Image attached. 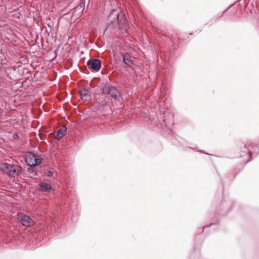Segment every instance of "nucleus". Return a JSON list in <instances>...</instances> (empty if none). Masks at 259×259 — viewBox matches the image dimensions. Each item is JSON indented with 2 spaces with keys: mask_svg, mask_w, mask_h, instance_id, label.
Wrapping results in <instances>:
<instances>
[{
  "mask_svg": "<svg viewBox=\"0 0 259 259\" xmlns=\"http://www.w3.org/2000/svg\"><path fill=\"white\" fill-rule=\"evenodd\" d=\"M247 152H248L250 155L251 154V151L250 150H249L248 151H247Z\"/></svg>",
  "mask_w": 259,
  "mask_h": 259,
  "instance_id": "17",
  "label": "nucleus"
},
{
  "mask_svg": "<svg viewBox=\"0 0 259 259\" xmlns=\"http://www.w3.org/2000/svg\"><path fill=\"white\" fill-rule=\"evenodd\" d=\"M123 60L124 63L129 66H131L133 64L131 57L128 54L124 55L123 57Z\"/></svg>",
  "mask_w": 259,
  "mask_h": 259,
  "instance_id": "9",
  "label": "nucleus"
},
{
  "mask_svg": "<svg viewBox=\"0 0 259 259\" xmlns=\"http://www.w3.org/2000/svg\"><path fill=\"white\" fill-rule=\"evenodd\" d=\"M87 64L89 67L95 71H98L101 68V62L97 59H90Z\"/></svg>",
  "mask_w": 259,
  "mask_h": 259,
  "instance_id": "5",
  "label": "nucleus"
},
{
  "mask_svg": "<svg viewBox=\"0 0 259 259\" xmlns=\"http://www.w3.org/2000/svg\"><path fill=\"white\" fill-rule=\"evenodd\" d=\"M40 190L42 192H49L52 189L51 185L46 182H41L39 184Z\"/></svg>",
  "mask_w": 259,
  "mask_h": 259,
  "instance_id": "8",
  "label": "nucleus"
},
{
  "mask_svg": "<svg viewBox=\"0 0 259 259\" xmlns=\"http://www.w3.org/2000/svg\"><path fill=\"white\" fill-rule=\"evenodd\" d=\"M9 196H12V195H9Z\"/></svg>",
  "mask_w": 259,
  "mask_h": 259,
  "instance_id": "18",
  "label": "nucleus"
},
{
  "mask_svg": "<svg viewBox=\"0 0 259 259\" xmlns=\"http://www.w3.org/2000/svg\"><path fill=\"white\" fill-rule=\"evenodd\" d=\"M218 223H219L218 221L217 220V221L215 223H212L210 224L209 225H208L207 226V227H210V226H211L212 225H215V224H218Z\"/></svg>",
  "mask_w": 259,
  "mask_h": 259,
  "instance_id": "16",
  "label": "nucleus"
},
{
  "mask_svg": "<svg viewBox=\"0 0 259 259\" xmlns=\"http://www.w3.org/2000/svg\"><path fill=\"white\" fill-rule=\"evenodd\" d=\"M67 131V128L65 126H63L58 131V132L62 134L63 136L66 133Z\"/></svg>",
  "mask_w": 259,
  "mask_h": 259,
  "instance_id": "12",
  "label": "nucleus"
},
{
  "mask_svg": "<svg viewBox=\"0 0 259 259\" xmlns=\"http://www.w3.org/2000/svg\"><path fill=\"white\" fill-rule=\"evenodd\" d=\"M109 18L110 23L107 26L106 32H113L116 29L117 25H118V29L121 33L126 32L127 28L126 19L122 13L119 12L116 10H112L109 15Z\"/></svg>",
  "mask_w": 259,
  "mask_h": 259,
  "instance_id": "1",
  "label": "nucleus"
},
{
  "mask_svg": "<svg viewBox=\"0 0 259 259\" xmlns=\"http://www.w3.org/2000/svg\"><path fill=\"white\" fill-rule=\"evenodd\" d=\"M42 161L41 157L37 155H35L32 152H28L25 156V161L27 165L30 166H34L39 165Z\"/></svg>",
  "mask_w": 259,
  "mask_h": 259,
  "instance_id": "4",
  "label": "nucleus"
},
{
  "mask_svg": "<svg viewBox=\"0 0 259 259\" xmlns=\"http://www.w3.org/2000/svg\"><path fill=\"white\" fill-rule=\"evenodd\" d=\"M79 95L83 101H87L91 99L89 88H83L80 90Z\"/></svg>",
  "mask_w": 259,
  "mask_h": 259,
  "instance_id": "7",
  "label": "nucleus"
},
{
  "mask_svg": "<svg viewBox=\"0 0 259 259\" xmlns=\"http://www.w3.org/2000/svg\"><path fill=\"white\" fill-rule=\"evenodd\" d=\"M200 255V250L199 249H194V252H192L190 255V257L194 258L195 257H198Z\"/></svg>",
  "mask_w": 259,
  "mask_h": 259,
  "instance_id": "11",
  "label": "nucleus"
},
{
  "mask_svg": "<svg viewBox=\"0 0 259 259\" xmlns=\"http://www.w3.org/2000/svg\"><path fill=\"white\" fill-rule=\"evenodd\" d=\"M19 219L22 225L25 227H30L33 225V221L32 219L26 214H21L19 217Z\"/></svg>",
  "mask_w": 259,
  "mask_h": 259,
  "instance_id": "6",
  "label": "nucleus"
},
{
  "mask_svg": "<svg viewBox=\"0 0 259 259\" xmlns=\"http://www.w3.org/2000/svg\"><path fill=\"white\" fill-rule=\"evenodd\" d=\"M103 94H102L98 100L97 103L101 106H105L109 102V99L107 97H104L105 95H110L111 97L116 99L118 94V91L112 86H105L102 89Z\"/></svg>",
  "mask_w": 259,
  "mask_h": 259,
  "instance_id": "2",
  "label": "nucleus"
},
{
  "mask_svg": "<svg viewBox=\"0 0 259 259\" xmlns=\"http://www.w3.org/2000/svg\"><path fill=\"white\" fill-rule=\"evenodd\" d=\"M63 137V135L58 132H57V136L56 137V139H57L58 140H60L62 137Z\"/></svg>",
  "mask_w": 259,
  "mask_h": 259,
  "instance_id": "14",
  "label": "nucleus"
},
{
  "mask_svg": "<svg viewBox=\"0 0 259 259\" xmlns=\"http://www.w3.org/2000/svg\"><path fill=\"white\" fill-rule=\"evenodd\" d=\"M60 196H61L60 198L62 201V203H63V201H66V196H67V195H60ZM62 203L61 204V205H62Z\"/></svg>",
  "mask_w": 259,
  "mask_h": 259,
  "instance_id": "15",
  "label": "nucleus"
},
{
  "mask_svg": "<svg viewBox=\"0 0 259 259\" xmlns=\"http://www.w3.org/2000/svg\"><path fill=\"white\" fill-rule=\"evenodd\" d=\"M45 174L49 177H52L53 176V173L50 170H46L45 171Z\"/></svg>",
  "mask_w": 259,
  "mask_h": 259,
  "instance_id": "13",
  "label": "nucleus"
},
{
  "mask_svg": "<svg viewBox=\"0 0 259 259\" xmlns=\"http://www.w3.org/2000/svg\"><path fill=\"white\" fill-rule=\"evenodd\" d=\"M233 206V205H232L228 209H227L225 213H221L220 210L218 209L215 212V217L216 218V219H217L219 216L224 217L226 215L228 212L232 209Z\"/></svg>",
  "mask_w": 259,
  "mask_h": 259,
  "instance_id": "10",
  "label": "nucleus"
},
{
  "mask_svg": "<svg viewBox=\"0 0 259 259\" xmlns=\"http://www.w3.org/2000/svg\"><path fill=\"white\" fill-rule=\"evenodd\" d=\"M0 169L11 177L18 176L22 171L20 166L7 163H3L0 166Z\"/></svg>",
  "mask_w": 259,
  "mask_h": 259,
  "instance_id": "3",
  "label": "nucleus"
}]
</instances>
